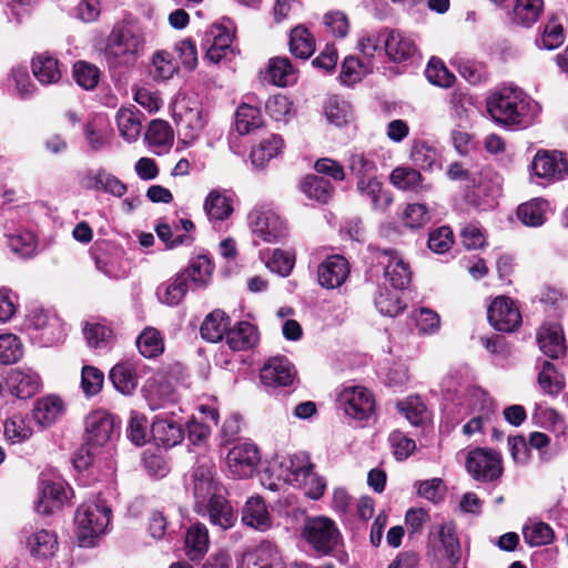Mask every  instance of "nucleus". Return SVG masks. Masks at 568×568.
I'll return each mask as SVG.
<instances>
[{
	"instance_id": "13d9d810",
	"label": "nucleus",
	"mask_w": 568,
	"mask_h": 568,
	"mask_svg": "<svg viewBox=\"0 0 568 568\" xmlns=\"http://www.w3.org/2000/svg\"><path fill=\"white\" fill-rule=\"evenodd\" d=\"M348 169L357 178V181L375 176L376 173L375 162L362 152L351 154Z\"/></svg>"
},
{
	"instance_id": "ea45409f",
	"label": "nucleus",
	"mask_w": 568,
	"mask_h": 568,
	"mask_svg": "<svg viewBox=\"0 0 568 568\" xmlns=\"http://www.w3.org/2000/svg\"><path fill=\"white\" fill-rule=\"evenodd\" d=\"M266 74L270 82L277 87H286L296 81L295 70L286 57L271 59Z\"/></svg>"
},
{
	"instance_id": "2f4dec72",
	"label": "nucleus",
	"mask_w": 568,
	"mask_h": 568,
	"mask_svg": "<svg viewBox=\"0 0 568 568\" xmlns=\"http://www.w3.org/2000/svg\"><path fill=\"white\" fill-rule=\"evenodd\" d=\"M300 190L310 200L322 204H326L334 193V186L328 180L314 174L306 175L301 180Z\"/></svg>"
},
{
	"instance_id": "a211bd4d",
	"label": "nucleus",
	"mask_w": 568,
	"mask_h": 568,
	"mask_svg": "<svg viewBox=\"0 0 568 568\" xmlns=\"http://www.w3.org/2000/svg\"><path fill=\"white\" fill-rule=\"evenodd\" d=\"M79 183L84 190L102 191L118 197L123 196L126 192V185L104 169L83 172L79 178Z\"/></svg>"
},
{
	"instance_id": "393cba45",
	"label": "nucleus",
	"mask_w": 568,
	"mask_h": 568,
	"mask_svg": "<svg viewBox=\"0 0 568 568\" xmlns=\"http://www.w3.org/2000/svg\"><path fill=\"white\" fill-rule=\"evenodd\" d=\"M242 523L258 531H266L272 527V517L264 499L260 496L250 497L241 511Z\"/></svg>"
},
{
	"instance_id": "aec40b11",
	"label": "nucleus",
	"mask_w": 568,
	"mask_h": 568,
	"mask_svg": "<svg viewBox=\"0 0 568 568\" xmlns=\"http://www.w3.org/2000/svg\"><path fill=\"white\" fill-rule=\"evenodd\" d=\"M115 430L114 417L104 410H95L85 419L87 440L91 446H103Z\"/></svg>"
},
{
	"instance_id": "1a4fd4ad",
	"label": "nucleus",
	"mask_w": 568,
	"mask_h": 568,
	"mask_svg": "<svg viewBox=\"0 0 568 568\" xmlns=\"http://www.w3.org/2000/svg\"><path fill=\"white\" fill-rule=\"evenodd\" d=\"M69 499V488L61 479L42 478L38 486L36 510L41 515H50L61 509Z\"/></svg>"
},
{
	"instance_id": "cd10ccee",
	"label": "nucleus",
	"mask_w": 568,
	"mask_h": 568,
	"mask_svg": "<svg viewBox=\"0 0 568 568\" xmlns=\"http://www.w3.org/2000/svg\"><path fill=\"white\" fill-rule=\"evenodd\" d=\"M63 413V402L57 396H47L37 400L32 415L41 427L54 424Z\"/></svg>"
},
{
	"instance_id": "9b49d317",
	"label": "nucleus",
	"mask_w": 568,
	"mask_h": 568,
	"mask_svg": "<svg viewBox=\"0 0 568 568\" xmlns=\"http://www.w3.org/2000/svg\"><path fill=\"white\" fill-rule=\"evenodd\" d=\"M232 40L233 36L226 27L222 24L211 26L205 31L202 44L206 50V58L214 63L231 61L235 55Z\"/></svg>"
},
{
	"instance_id": "c03bdc74",
	"label": "nucleus",
	"mask_w": 568,
	"mask_h": 568,
	"mask_svg": "<svg viewBox=\"0 0 568 568\" xmlns=\"http://www.w3.org/2000/svg\"><path fill=\"white\" fill-rule=\"evenodd\" d=\"M204 210L210 221H224L233 212L232 201L225 194L212 191L205 199Z\"/></svg>"
},
{
	"instance_id": "c85d7f7f",
	"label": "nucleus",
	"mask_w": 568,
	"mask_h": 568,
	"mask_svg": "<svg viewBox=\"0 0 568 568\" xmlns=\"http://www.w3.org/2000/svg\"><path fill=\"white\" fill-rule=\"evenodd\" d=\"M151 432L155 443L165 448L176 446L184 437L182 426L168 419L156 418L152 424Z\"/></svg>"
},
{
	"instance_id": "f8f14e48",
	"label": "nucleus",
	"mask_w": 568,
	"mask_h": 568,
	"mask_svg": "<svg viewBox=\"0 0 568 568\" xmlns=\"http://www.w3.org/2000/svg\"><path fill=\"white\" fill-rule=\"evenodd\" d=\"M490 325L500 332L510 333L521 324V315L514 301L506 296L496 297L488 307Z\"/></svg>"
},
{
	"instance_id": "7ed1b4c3",
	"label": "nucleus",
	"mask_w": 568,
	"mask_h": 568,
	"mask_svg": "<svg viewBox=\"0 0 568 568\" xmlns=\"http://www.w3.org/2000/svg\"><path fill=\"white\" fill-rule=\"evenodd\" d=\"M491 118L505 125L528 126L540 112L538 102L518 88H503L487 99Z\"/></svg>"
},
{
	"instance_id": "412c9836",
	"label": "nucleus",
	"mask_w": 568,
	"mask_h": 568,
	"mask_svg": "<svg viewBox=\"0 0 568 568\" xmlns=\"http://www.w3.org/2000/svg\"><path fill=\"white\" fill-rule=\"evenodd\" d=\"M226 460L235 476L248 477L260 462V453L253 444H240L229 452Z\"/></svg>"
},
{
	"instance_id": "f257e3e1",
	"label": "nucleus",
	"mask_w": 568,
	"mask_h": 568,
	"mask_svg": "<svg viewBox=\"0 0 568 568\" xmlns=\"http://www.w3.org/2000/svg\"><path fill=\"white\" fill-rule=\"evenodd\" d=\"M146 37L142 24L133 18L115 22L106 36L101 55L111 73L133 68L145 51Z\"/></svg>"
},
{
	"instance_id": "0eeeda50",
	"label": "nucleus",
	"mask_w": 568,
	"mask_h": 568,
	"mask_svg": "<svg viewBox=\"0 0 568 568\" xmlns=\"http://www.w3.org/2000/svg\"><path fill=\"white\" fill-rule=\"evenodd\" d=\"M466 468L475 480L494 481L503 474L501 457L495 450L476 448L467 454Z\"/></svg>"
},
{
	"instance_id": "79ce46f5",
	"label": "nucleus",
	"mask_w": 568,
	"mask_h": 568,
	"mask_svg": "<svg viewBox=\"0 0 568 568\" xmlns=\"http://www.w3.org/2000/svg\"><path fill=\"white\" fill-rule=\"evenodd\" d=\"M284 142L280 135L272 134L264 139L251 151V162L256 168H262L267 161L275 158L283 149Z\"/></svg>"
},
{
	"instance_id": "774afa93",
	"label": "nucleus",
	"mask_w": 568,
	"mask_h": 568,
	"mask_svg": "<svg viewBox=\"0 0 568 568\" xmlns=\"http://www.w3.org/2000/svg\"><path fill=\"white\" fill-rule=\"evenodd\" d=\"M295 257L290 252L276 248L273 251L271 258L267 261L266 266L270 271L287 276L293 270Z\"/></svg>"
},
{
	"instance_id": "a18cd8bd",
	"label": "nucleus",
	"mask_w": 568,
	"mask_h": 568,
	"mask_svg": "<svg viewBox=\"0 0 568 568\" xmlns=\"http://www.w3.org/2000/svg\"><path fill=\"white\" fill-rule=\"evenodd\" d=\"M356 186L362 195L371 199L374 209H385L393 201L392 196L383 191L382 183L377 180L376 175L358 180Z\"/></svg>"
},
{
	"instance_id": "37998d69",
	"label": "nucleus",
	"mask_w": 568,
	"mask_h": 568,
	"mask_svg": "<svg viewBox=\"0 0 568 568\" xmlns=\"http://www.w3.org/2000/svg\"><path fill=\"white\" fill-rule=\"evenodd\" d=\"M213 264L205 255H199L191 260L189 266L181 273L187 274V282L191 281L195 287H205L211 281Z\"/></svg>"
},
{
	"instance_id": "5701e85b",
	"label": "nucleus",
	"mask_w": 568,
	"mask_h": 568,
	"mask_svg": "<svg viewBox=\"0 0 568 568\" xmlns=\"http://www.w3.org/2000/svg\"><path fill=\"white\" fill-rule=\"evenodd\" d=\"M539 349L548 357L557 359L566 353L564 329L558 323H545L537 331Z\"/></svg>"
},
{
	"instance_id": "a878e982",
	"label": "nucleus",
	"mask_w": 568,
	"mask_h": 568,
	"mask_svg": "<svg viewBox=\"0 0 568 568\" xmlns=\"http://www.w3.org/2000/svg\"><path fill=\"white\" fill-rule=\"evenodd\" d=\"M246 568H284L277 549L270 542H262L243 556Z\"/></svg>"
},
{
	"instance_id": "6ab92c4d",
	"label": "nucleus",
	"mask_w": 568,
	"mask_h": 568,
	"mask_svg": "<svg viewBox=\"0 0 568 568\" xmlns=\"http://www.w3.org/2000/svg\"><path fill=\"white\" fill-rule=\"evenodd\" d=\"M6 384L11 395L27 399L40 390L41 379L31 368H12L7 374Z\"/></svg>"
},
{
	"instance_id": "f03ea898",
	"label": "nucleus",
	"mask_w": 568,
	"mask_h": 568,
	"mask_svg": "<svg viewBox=\"0 0 568 568\" xmlns=\"http://www.w3.org/2000/svg\"><path fill=\"white\" fill-rule=\"evenodd\" d=\"M215 466L211 460L199 463L192 473L194 509L209 515L210 521L226 530L234 526L236 515L223 495V487L214 478Z\"/></svg>"
},
{
	"instance_id": "4d7b16f0",
	"label": "nucleus",
	"mask_w": 568,
	"mask_h": 568,
	"mask_svg": "<svg viewBox=\"0 0 568 568\" xmlns=\"http://www.w3.org/2000/svg\"><path fill=\"white\" fill-rule=\"evenodd\" d=\"M375 306L381 314L392 317L398 315L405 307L397 293H393L385 287L378 288Z\"/></svg>"
},
{
	"instance_id": "3c124183",
	"label": "nucleus",
	"mask_w": 568,
	"mask_h": 568,
	"mask_svg": "<svg viewBox=\"0 0 568 568\" xmlns=\"http://www.w3.org/2000/svg\"><path fill=\"white\" fill-rule=\"evenodd\" d=\"M525 541L531 547L545 546L552 542L555 532L542 521H529L523 528Z\"/></svg>"
},
{
	"instance_id": "c756f323",
	"label": "nucleus",
	"mask_w": 568,
	"mask_h": 568,
	"mask_svg": "<svg viewBox=\"0 0 568 568\" xmlns=\"http://www.w3.org/2000/svg\"><path fill=\"white\" fill-rule=\"evenodd\" d=\"M258 334L254 325L248 322H239L226 333V343L233 351H245L255 346Z\"/></svg>"
},
{
	"instance_id": "a19ab883",
	"label": "nucleus",
	"mask_w": 568,
	"mask_h": 568,
	"mask_svg": "<svg viewBox=\"0 0 568 568\" xmlns=\"http://www.w3.org/2000/svg\"><path fill=\"white\" fill-rule=\"evenodd\" d=\"M110 379L123 395H131L138 386V375L134 367L129 363L115 365L110 372Z\"/></svg>"
},
{
	"instance_id": "20e7f679",
	"label": "nucleus",
	"mask_w": 568,
	"mask_h": 568,
	"mask_svg": "<svg viewBox=\"0 0 568 568\" xmlns=\"http://www.w3.org/2000/svg\"><path fill=\"white\" fill-rule=\"evenodd\" d=\"M111 510L98 504H82L78 507L74 524L75 536L81 547H91L94 539L104 532Z\"/></svg>"
},
{
	"instance_id": "864d4df0",
	"label": "nucleus",
	"mask_w": 568,
	"mask_h": 568,
	"mask_svg": "<svg viewBox=\"0 0 568 568\" xmlns=\"http://www.w3.org/2000/svg\"><path fill=\"white\" fill-rule=\"evenodd\" d=\"M138 348L146 358L159 356L164 351V343L160 332L153 327H146L136 339Z\"/></svg>"
},
{
	"instance_id": "f704fd0d",
	"label": "nucleus",
	"mask_w": 568,
	"mask_h": 568,
	"mask_svg": "<svg viewBox=\"0 0 568 568\" xmlns=\"http://www.w3.org/2000/svg\"><path fill=\"white\" fill-rule=\"evenodd\" d=\"M187 288V274L179 273L175 277L159 286L158 296L162 303L175 306L183 300Z\"/></svg>"
},
{
	"instance_id": "6e6d98bb",
	"label": "nucleus",
	"mask_w": 568,
	"mask_h": 568,
	"mask_svg": "<svg viewBox=\"0 0 568 568\" xmlns=\"http://www.w3.org/2000/svg\"><path fill=\"white\" fill-rule=\"evenodd\" d=\"M23 356V346L20 338L14 334L0 335V363L13 364Z\"/></svg>"
},
{
	"instance_id": "603ef678",
	"label": "nucleus",
	"mask_w": 568,
	"mask_h": 568,
	"mask_svg": "<svg viewBox=\"0 0 568 568\" xmlns=\"http://www.w3.org/2000/svg\"><path fill=\"white\" fill-rule=\"evenodd\" d=\"M538 384L541 390L550 396H557L565 386L564 377L558 373L556 366L545 361L538 374Z\"/></svg>"
},
{
	"instance_id": "8fccbe9b",
	"label": "nucleus",
	"mask_w": 568,
	"mask_h": 568,
	"mask_svg": "<svg viewBox=\"0 0 568 568\" xmlns=\"http://www.w3.org/2000/svg\"><path fill=\"white\" fill-rule=\"evenodd\" d=\"M548 203L541 199H534L518 206V219L528 226H540L545 222Z\"/></svg>"
},
{
	"instance_id": "c9c22d12",
	"label": "nucleus",
	"mask_w": 568,
	"mask_h": 568,
	"mask_svg": "<svg viewBox=\"0 0 568 568\" xmlns=\"http://www.w3.org/2000/svg\"><path fill=\"white\" fill-rule=\"evenodd\" d=\"M3 433L6 439L11 444L23 443L33 434L31 419L28 415L13 414L6 420Z\"/></svg>"
},
{
	"instance_id": "7c9ffc66",
	"label": "nucleus",
	"mask_w": 568,
	"mask_h": 568,
	"mask_svg": "<svg viewBox=\"0 0 568 568\" xmlns=\"http://www.w3.org/2000/svg\"><path fill=\"white\" fill-rule=\"evenodd\" d=\"M209 545V530L204 524L196 523L187 528L185 535V548L191 560L202 558L207 551Z\"/></svg>"
},
{
	"instance_id": "f3484780",
	"label": "nucleus",
	"mask_w": 568,
	"mask_h": 568,
	"mask_svg": "<svg viewBox=\"0 0 568 568\" xmlns=\"http://www.w3.org/2000/svg\"><path fill=\"white\" fill-rule=\"evenodd\" d=\"M260 377L267 387H288L295 382L296 371L286 357L278 356L264 364Z\"/></svg>"
},
{
	"instance_id": "b1692460",
	"label": "nucleus",
	"mask_w": 568,
	"mask_h": 568,
	"mask_svg": "<svg viewBox=\"0 0 568 568\" xmlns=\"http://www.w3.org/2000/svg\"><path fill=\"white\" fill-rule=\"evenodd\" d=\"M142 393L152 410L163 408L176 398L172 383L164 376L149 378L142 388Z\"/></svg>"
},
{
	"instance_id": "5fc2aeb1",
	"label": "nucleus",
	"mask_w": 568,
	"mask_h": 568,
	"mask_svg": "<svg viewBox=\"0 0 568 568\" xmlns=\"http://www.w3.org/2000/svg\"><path fill=\"white\" fill-rule=\"evenodd\" d=\"M397 408L414 426H419L429 418V413L418 396H409L405 400L398 402Z\"/></svg>"
},
{
	"instance_id": "2eb2a0df",
	"label": "nucleus",
	"mask_w": 568,
	"mask_h": 568,
	"mask_svg": "<svg viewBox=\"0 0 568 568\" xmlns=\"http://www.w3.org/2000/svg\"><path fill=\"white\" fill-rule=\"evenodd\" d=\"M178 132L185 143L196 140L205 126L206 120L200 105L189 106L184 102L178 104L174 113Z\"/></svg>"
},
{
	"instance_id": "9d476101",
	"label": "nucleus",
	"mask_w": 568,
	"mask_h": 568,
	"mask_svg": "<svg viewBox=\"0 0 568 568\" xmlns=\"http://www.w3.org/2000/svg\"><path fill=\"white\" fill-rule=\"evenodd\" d=\"M308 456L304 453L296 454L291 458V473L294 481L305 488V494L312 499H318L325 490V481L317 476Z\"/></svg>"
},
{
	"instance_id": "bf43d9fd",
	"label": "nucleus",
	"mask_w": 568,
	"mask_h": 568,
	"mask_svg": "<svg viewBox=\"0 0 568 568\" xmlns=\"http://www.w3.org/2000/svg\"><path fill=\"white\" fill-rule=\"evenodd\" d=\"M413 163L423 170H433L437 164V151L425 142H416L410 151Z\"/></svg>"
},
{
	"instance_id": "473e14b6",
	"label": "nucleus",
	"mask_w": 568,
	"mask_h": 568,
	"mask_svg": "<svg viewBox=\"0 0 568 568\" xmlns=\"http://www.w3.org/2000/svg\"><path fill=\"white\" fill-rule=\"evenodd\" d=\"M230 318L221 310H214L203 321L201 336L211 343L220 342L229 332Z\"/></svg>"
},
{
	"instance_id": "338daca9",
	"label": "nucleus",
	"mask_w": 568,
	"mask_h": 568,
	"mask_svg": "<svg viewBox=\"0 0 568 568\" xmlns=\"http://www.w3.org/2000/svg\"><path fill=\"white\" fill-rule=\"evenodd\" d=\"M454 243V234L449 226H440L429 234L428 247L430 251L446 253Z\"/></svg>"
},
{
	"instance_id": "6e6552de",
	"label": "nucleus",
	"mask_w": 568,
	"mask_h": 568,
	"mask_svg": "<svg viewBox=\"0 0 568 568\" xmlns=\"http://www.w3.org/2000/svg\"><path fill=\"white\" fill-rule=\"evenodd\" d=\"M337 407L353 419L365 420L374 410L372 393L363 386L344 387L336 399Z\"/></svg>"
},
{
	"instance_id": "e433bc0d",
	"label": "nucleus",
	"mask_w": 568,
	"mask_h": 568,
	"mask_svg": "<svg viewBox=\"0 0 568 568\" xmlns=\"http://www.w3.org/2000/svg\"><path fill=\"white\" fill-rule=\"evenodd\" d=\"M28 547L34 557H51L58 550L57 535L47 529L38 530L28 538Z\"/></svg>"
},
{
	"instance_id": "4be33fe9",
	"label": "nucleus",
	"mask_w": 568,
	"mask_h": 568,
	"mask_svg": "<svg viewBox=\"0 0 568 568\" xmlns=\"http://www.w3.org/2000/svg\"><path fill=\"white\" fill-rule=\"evenodd\" d=\"M349 275V265L342 255H332L324 260L317 268V280L322 287L332 290L339 287Z\"/></svg>"
},
{
	"instance_id": "09e8293b",
	"label": "nucleus",
	"mask_w": 568,
	"mask_h": 568,
	"mask_svg": "<svg viewBox=\"0 0 568 568\" xmlns=\"http://www.w3.org/2000/svg\"><path fill=\"white\" fill-rule=\"evenodd\" d=\"M116 124L121 136L128 142L135 141L141 133V121L133 109H120L116 112Z\"/></svg>"
},
{
	"instance_id": "dca6fc26",
	"label": "nucleus",
	"mask_w": 568,
	"mask_h": 568,
	"mask_svg": "<svg viewBox=\"0 0 568 568\" xmlns=\"http://www.w3.org/2000/svg\"><path fill=\"white\" fill-rule=\"evenodd\" d=\"M531 169L536 176L548 181L564 180L568 175V162L561 152L538 151Z\"/></svg>"
},
{
	"instance_id": "49530a36",
	"label": "nucleus",
	"mask_w": 568,
	"mask_h": 568,
	"mask_svg": "<svg viewBox=\"0 0 568 568\" xmlns=\"http://www.w3.org/2000/svg\"><path fill=\"white\" fill-rule=\"evenodd\" d=\"M542 8V0H517L513 21L523 27H530L539 19Z\"/></svg>"
},
{
	"instance_id": "bb28decb",
	"label": "nucleus",
	"mask_w": 568,
	"mask_h": 568,
	"mask_svg": "<svg viewBox=\"0 0 568 568\" xmlns=\"http://www.w3.org/2000/svg\"><path fill=\"white\" fill-rule=\"evenodd\" d=\"M384 42L385 52L394 62L406 61L416 53L414 41L399 31H389Z\"/></svg>"
},
{
	"instance_id": "423d86ee",
	"label": "nucleus",
	"mask_w": 568,
	"mask_h": 568,
	"mask_svg": "<svg viewBox=\"0 0 568 568\" xmlns=\"http://www.w3.org/2000/svg\"><path fill=\"white\" fill-rule=\"evenodd\" d=\"M248 220L253 234L264 242H276L286 234L285 221L267 205L255 206Z\"/></svg>"
},
{
	"instance_id": "052dcab7",
	"label": "nucleus",
	"mask_w": 568,
	"mask_h": 568,
	"mask_svg": "<svg viewBox=\"0 0 568 568\" xmlns=\"http://www.w3.org/2000/svg\"><path fill=\"white\" fill-rule=\"evenodd\" d=\"M83 333L89 346L93 348H105L113 339L112 329L102 324L87 325Z\"/></svg>"
},
{
	"instance_id": "680f3d73",
	"label": "nucleus",
	"mask_w": 568,
	"mask_h": 568,
	"mask_svg": "<svg viewBox=\"0 0 568 568\" xmlns=\"http://www.w3.org/2000/svg\"><path fill=\"white\" fill-rule=\"evenodd\" d=\"M425 73L429 82L438 87L449 88L455 81L454 74L438 59H430Z\"/></svg>"
},
{
	"instance_id": "58836bf2",
	"label": "nucleus",
	"mask_w": 568,
	"mask_h": 568,
	"mask_svg": "<svg viewBox=\"0 0 568 568\" xmlns=\"http://www.w3.org/2000/svg\"><path fill=\"white\" fill-rule=\"evenodd\" d=\"M290 51L298 58L306 60L315 51V40L304 26H297L290 33Z\"/></svg>"
},
{
	"instance_id": "72a5a7b5",
	"label": "nucleus",
	"mask_w": 568,
	"mask_h": 568,
	"mask_svg": "<svg viewBox=\"0 0 568 568\" xmlns=\"http://www.w3.org/2000/svg\"><path fill=\"white\" fill-rule=\"evenodd\" d=\"M32 73L42 84H53L61 79L58 60L48 53H41L32 60Z\"/></svg>"
},
{
	"instance_id": "39448f33",
	"label": "nucleus",
	"mask_w": 568,
	"mask_h": 568,
	"mask_svg": "<svg viewBox=\"0 0 568 568\" xmlns=\"http://www.w3.org/2000/svg\"><path fill=\"white\" fill-rule=\"evenodd\" d=\"M302 537L316 552L328 555L338 545L341 534L332 519L318 516L305 520Z\"/></svg>"
},
{
	"instance_id": "69168bd1",
	"label": "nucleus",
	"mask_w": 568,
	"mask_h": 568,
	"mask_svg": "<svg viewBox=\"0 0 568 568\" xmlns=\"http://www.w3.org/2000/svg\"><path fill=\"white\" fill-rule=\"evenodd\" d=\"M176 71V65L173 62L170 53L159 51L152 58L151 73L155 79L168 80L173 77Z\"/></svg>"
},
{
	"instance_id": "e2e57ef3",
	"label": "nucleus",
	"mask_w": 568,
	"mask_h": 568,
	"mask_svg": "<svg viewBox=\"0 0 568 568\" xmlns=\"http://www.w3.org/2000/svg\"><path fill=\"white\" fill-rule=\"evenodd\" d=\"M73 74L77 83L85 90L97 87L99 81V69L84 61H79L73 67Z\"/></svg>"
},
{
	"instance_id": "4468645a",
	"label": "nucleus",
	"mask_w": 568,
	"mask_h": 568,
	"mask_svg": "<svg viewBox=\"0 0 568 568\" xmlns=\"http://www.w3.org/2000/svg\"><path fill=\"white\" fill-rule=\"evenodd\" d=\"M436 558H445L450 565L457 566L462 558V546L454 523H444L437 530V536L429 541Z\"/></svg>"
},
{
	"instance_id": "ddd939ff",
	"label": "nucleus",
	"mask_w": 568,
	"mask_h": 568,
	"mask_svg": "<svg viewBox=\"0 0 568 568\" xmlns=\"http://www.w3.org/2000/svg\"><path fill=\"white\" fill-rule=\"evenodd\" d=\"M376 258L384 266L385 278L397 290L405 288L412 278L408 263L392 248H376Z\"/></svg>"
},
{
	"instance_id": "0e129e2a",
	"label": "nucleus",
	"mask_w": 568,
	"mask_h": 568,
	"mask_svg": "<svg viewBox=\"0 0 568 568\" xmlns=\"http://www.w3.org/2000/svg\"><path fill=\"white\" fill-rule=\"evenodd\" d=\"M103 373L93 366H84L81 373V387L87 396L97 395L103 386Z\"/></svg>"
},
{
	"instance_id": "de8ad7c7",
	"label": "nucleus",
	"mask_w": 568,
	"mask_h": 568,
	"mask_svg": "<svg viewBox=\"0 0 568 568\" xmlns=\"http://www.w3.org/2000/svg\"><path fill=\"white\" fill-rule=\"evenodd\" d=\"M390 183L403 191L422 190L423 176L419 171L408 166H397L389 175Z\"/></svg>"
},
{
	"instance_id": "4c0bfd02",
	"label": "nucleus",
	"mask_w": 568,
	"mask_h": 568,
	"mask_svg": "<svg viewBox=\"0 0 568 568\" xmlns=\"http://www.w3.org/2000/svg\"><path fill=\"white\" fill-rule=\"evenodd\" d=\"M264 120L258 108L248 103H242L235 112V129L244 135L263 126Z\"/></svg>"
}]
</instances>
